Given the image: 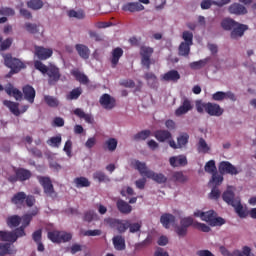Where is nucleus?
I'll return each instance as SVG.
<instances>
[{"mask_svg":"<svg viewBox=\"0 0 256 256\" xmlns=\"http://www.w3.org/2000/svg\"><path fill=\"white\" fill-rule=\"evenodd\" d=\"M189 227H194V229H198L202 233H209L211 231V228L207 224L195 222L191 216L180 219V224L174 226V231L178 237H187Z\"/></svg>","mask_w":256,"mask_h":256,"instance_id":"obj_1","label":"nucleus"},{"mask_svg":"<svg viewBox=\"0 0 256 256\" xmlns=\"http://www.w3.org/2000/svg\"><path fill=\"white\" fill-rule=\"evenodd\" d=\"M131 165L139 171L140 175L147 177L148 179H152V181H155V183H158L159 185H163V183L167 182V176H165V174L149 170L145 162L134 160Z\"/></svg>","mask_w":256,"mask_h":256,"instance_id":"obj_2","label":"nucleus"},{"mask_svg":"<svg viewBox=\"0 0 256 256\" xmlns=\"http://www.w3.org/2000/svg\"><path fill=\"white\" fill-rule=\"evenodd\" d=\"M3 59L5 67L10 69L8 74H6L7 79H10V77H13V75H17V73H21L22 69H27V65H25L23 61L13 57V55L10 53L4 54Z\"/></svg>","mask_w":256,"mask_h":256,"instance_id":"obj_3","label":"nucleus"},{"mask_svg":"<svg viewBox=\"0 0 256 256\" xmlns=\"http://www.w3.org/2000/svg\"><path fill=\"white\" fill-rule=\"evenodd\" d=\"M223 201L228 205L234 207L237 215L241 218L246 217L245 210L243 209V204H241V199L239 197L235 198V193L231 190H227L222 195Z\"/></svg>","mask_w":256,"mask_h":256,"instance_id":"obj_4","label":"nucleus"},{"mask_svg":"<svg viewBox=\"0 0 256 256\" xmlns=\"http://www.w3.org/2000/svg\"><path fill=\"white\" fill-rule=\"evenodd\" d=\"M14 173L15 175L8 177L9 183H17V181L23 183L24 181H29L33 175L30 170L25 168H16L14 169Z\"/></svg>","mask_w":256,"mask_h":256,"instance_id":"obj_5","label":"nucleus"},{"mask_svg":"<svg viewBox=\"0 0 256 256\" xmlns=\"http://www.w3.org/2000/svg\"><path fill=\"white\" fill-rule=\"evenodd\" d=\"M37 180L43 187L44 193L45 195H47V197H51L52 199H55L57 197V192H55V188L53 187V182L51 181V178L47 176H37Z\"/></svg>","mask_w":256,"mask_h":256,"instance_id":"obj_6","label":"nucleus"},{"mask_svg":"<svg viewBox=\"0 0 256 256\" xmlns=\"http://www.w3.org/2000/svg\"><path fill=\"white\" fill-rule=\"evenodd\" d=\"M155 50L153 47L142 45L140 47L141 64L146 67L147 70L151 69V57H153Z\"/></svg>","mask_w":256,"mask_h":256,"instance_id":"obj_7","label":"nucleus"},{"mask_svg":"<svg viewBox=\"0 0 256 256\" xmlns=\"http://www.w3.org/2000/svg\"><path fill=\"white\" fill-rule=\"evenodd\" d=\"M104 223L112 229H117L118 233H125L129 229V220H119L115 218H105Z\"/></svg>","mask_w":256,"mask_h":256,"instance_id":"obj_8","label":"nucleus"},{"mask_svg":"<svg viewBox=\"0 0 256 256\" xmlns=\"http://www.w3.org/2000/svg\"><path fill=\"white\" fill-rule=\"evenodd\" d=\"M99 103L106 111H111L117 106V100L115 97L107 93L101 95Z\"/></svg>","mask_w":256,"mask_h":256,"instance_id":"obj_9","label":"nucleus"},{"mask_svg":"<svg viewBox=\"0 0 256 256\" xmlns=\"http://www.w3.org/2000/svg\"><path fill=\"white\" fill-rule=\"evenodd\" d=\"M218 169L221 175H225V173L227 175H239V173H241V169H237V167L229 161L220 162Z\"/></svg>","mask_w":256,"mask_h":256,"instance_id":"obj_10","label":"nucleus"},{"mask_svg":"<svg viewBox=\"0 0 256 256\" xmlns=\"http://www.w3.org/2000/svg\"><path fill=\"white\" fill-rule=\"evenodd\" d=\"M19 237H24L21 232L17 230L14 231H0L1 241H6L8 243H15Z\"/></svg>","mask_w":256,"mask_h":256,"instance_id":"obj_11","label":"nucleus"},{"mask_svg":"<svg viewBox=\"0 0 256 256\" xmlns=\"http://www.w3.org/2000/svg\"><path fill=\"white\" fill-rule=\"evenodd\" d=\"M46 74L48 75L49 85H56L59 79H61V72L57 66H50Z\"/></svg>","mask_w":256,"mask_h":256,"instance_id":"obj_12","label":"nucleus"},{"mask_svg":"<svg viewBox=\"0 0 256 256\" xmlns=\"http://www.w3.org/2000/svg\"><path fill=\"white\" fill-rule=\"evenodd\" d=\"M224 112L225 110L217 103L208 102L206 105V113L210 115V117H221Z\"/></svg>","mask_w":256,"mask_h":256,"instance_id":"obj_13","label":"nucleus"},{"mask_svg":"<svg viewBox=\"0 0 256 256\" xmlns=\"http://www.w3.org/2000/svg\"><path fill=\"white\" fill-rule=\"evenodd\" d=\"M122 11L128 13H139L145 11V6L139 2H127L122 5Z\"/></svg>","mask_w":256,"mask_h":256,"instance_id":"obj_14","label":"nucleus"},{"mask_svg":"<svg viewBox=\"0 0 256 256\" xmlns=\"http://www.w3.org/2000/svg\"><path fill=\"white\" fill-rule=\"evenodd\" d=\"M35 55L38 57V59H40V61H47V59L53 56V49L45 48L43 46H36Z\"/></svg>","mask_w":256,"mask_h":256,"instance_id":"obj_15","label":"nucleus"},{"mask_svg":"<svg viewBox=\"0 0 256 256\" xmlns=\"http://www.w3.org/2000/svg\"><path fill=\"white\" fill-rule=\"evenodd\" d=\"M194 217H200L202 221H206V223H209V225H211L215 217H217V213H215V211L213 210H209L207 212L197 210L196 212H194Z\"/></svg>","mask_w":256,"mask_h":256,"instance_id":"obj_16","label":"nucleus"},{"mask_svg":"<svg viewBox=\"0 0 256 256\" xmlns=\"http://www.w3.org/2000/svg\"><path fill=\"white\" fill-rule=\"evenodd\" d=\"M35 215H37V211H33L30 214H25L22 217V225L20 227L17 228V231L20 232V235H23L25 237V235H27L25 233V229H27V227H29L31 221L33 220V217H35Z\"/></svg>","mask_w":256,"mask_h":256,"instance_id":"obj_17","label":"nucleus"},{"mask_svg":"<svg viewBox=\"0 0 256 256\" xmlns=\"http://www.w3.org/2000/svg\"><path fill=\"white\" fill-rule=\"evenodd\" d=\"M25 199H27V194L25 192H17L11 198V203L17 207V209H23L25 207Z\"/></svg>","mask_w":256,"mask_h":256,"instance_id":"obj_18","label":"nucleus"},{"mask_svg":"<svg viewBox=\"0 0 256 256\" xmlns=\"http://www.w3.org/2000/svg\"><path fill=\"white\" fill-rule=\"evenodd\" d=\"M193 109V104H191V100L185 98L182 104L176 109L175 115L177 117H181V115H185L189 113Z\"/></svg>","mask_w":256,"mask_h":256,"instance_id":"obj_19","label":"nucleus"},{"mask_svg":"<svg viewBox=\"0 0 256 256\" xmlns=\"http://www.w3.org/2000/svg\"><path fill=\"white\" fill-rule=\"evenodd\" d=\"M169 163L171 167H185L189 163L187 161V156L185 155H178V156H172L169 158Z\"/></svg>","mask_w":256,"mask_h":256,"instance_id":"obj_20","label":"nucleus"},{"mask_svg":"<svg viewBox=\"0 0 256 256\" xmlns=\"http://www.w3.org/2000/svg\"><path fill=\"white\" fill-rule=\"evenodd\" d=\"M22 92H23V95H24V99L26 101H28V103H31V104L35 103L36 92H35V88H33V86L25 85L22 88Z\"/></svg>","mask_w":256,"mask_h":256,"instance_id":"obj_21","label":"nucleus"},{"mask_svg":"<svg viewBox=\"0 0 256 256\" xmlns=\"http://www.w3.org/2000/svg\"><path fill=\"white\" fill-rule=\"evenodd\" d=\"M228 11L231 15H247V8L239 3H233Z\"/></svg>","mask_w":256,"mask_h":256,"instance_id":"obj_22","label":"nucleus"},{"mask_svg":"<svg viewBox=\"0 0 256 256\" xmlns=\"http://www.w3.org/2000/svg\"><path fill=\"white\" fill-rule=\"evenodd\" d=\"M175 216L173 214L165 213L160 217V223H162L165 229H169L171 225H175Z\"/></svg>","mask_w":256,"mask_h":256,"instance_id":"obj_23","label":"nucleus"},{"mask_svg":"<svg viewBox=\"0 0 256 256\" xmlns=\"http://www.w3.org/2000/svg\"><path fill=\"white\" fill-rule=\"evenodd\" d=\"M116 207L119 212H121L123 215H129L131 211H133V207L129 205L125 200L119 199L116 202Z\"/></svg>","mask_w":256,"mask_h":256,"instance_id":"obj_24","label":"nucleus"},{"mask_svg":"<svg viewBox=\"0 0 256 256\" xmlns=\"http://www.w3.org/2000/svg\"><path fill=\"white\" fill-rule=\"evenodd\" d=\"M154 137L160 143H165V141H169V139H171L173 135H171V132H169L168 130H156L154 132Z\"/></svg>","mask_w":256,"mask_h":256,"instance_id":"obj_25","label":"nucleus"},{"mask_svg":"<svg viewBox=\"0 0 256 256\" xmlns=\"http://www.w3.org/2000/svg\"><path fill=\"white\" fill-rule=\"evenodd\" d=\"M122 57H123V49L122 48L117 47L112 50V57H111L110 61H111V65H112L113 69H115L117 67V65L119 64V59H121Z\"/></svg>","mask_w":256,"mask_h":256,"instance_id":"obj_26","label":"nucleus"},{"mask_svg":"<svg viewBox=\"0 0 256 256\" xmlns=\"http://www.w3.org/2000/svg\"><path fill=\"white\" fill-rule=\"evenodd\" d=\"M112 243L116 251H125L127 247L125 244V238L121 235L114 236L112 239Z\"/></svg>","mask_w":256,"mask_h":256,"instance_id":"obj_27","label":"nucleus"},{"mask_svg":"<svg viewBox=\"0 0 256 256\" xmlns=\"http://www.w3.org/2000/svg\"><path fill=\"white\" fill-rule=\"evenodd\" d=\"M5 91L7 95H9L10 97H14L16 101H21V99H23V92L13 87V85L11 84H9V86L5 88Z\"/></svg>","mask_w":256,"mask_h":256,"instance_id":"obj_28","label":"nucleus"},{"mask_svg":"<svg viewBox=\"0 0 256 256\" xmlns=\"http://www.w3.org/2000/svg\"><path fill=\"white\" fill-rule=\"evenodd\" d=\"M3 105L8 107L9 111L12 113V115H15V117H19V115H21V110H19V103L13 102L11 100H4Z\"/></svg>","mask_w":256,"mask_h":256,"instance_id":"obj_29","label":"nucleus"},{"mask_svg":"<svg viewBox=\"0 0 256 256\" xmlns=\"http://www.w3.org/2000/svg\"><path fill=\"white\" fill-rule=\"evenodd\" d=\"M181 79V74L177 70H170L162 76V81H172L177 83Z\"/></svg>","mask_w":256,"mask_h":256,"instance_id":"obj_30","label":"nucleus"},{"mask_svg":"<svg viewBox=\"0 0 256 256\" xmlns=\"http://www.w3.org/2000/svg\"><path fill=\"white\" fill-rule=\"evenodd\" d=\"M66 14L70 19H78V21H81L86 17L85 10L83 9H70L66 12Z\"/></svg>","mask_w":256,"mask_h":256,"instance_id":"obj_31","label":"nucleus"},{"mask_svg":"<svg viewBox=\"0 0 256 256\" xmlns=\"http://www.w3.org/2000/svg\"><path fill=\"white\" fill-rule=\"evenodd\" d=\"M71 75L75 77L76 81L82 85H87L89 83V77L81 72L79 69H74L71 71Z\"/></svg>","mask_w":256,"mask_h":256,"instance_id":"obj_32","label":"nucleus"},{"mask_svg":"<svg viewBox=\"0 0 256 256\" xmlns=\"http://www.w3.org/2000/svg\"><path fill=\"white\" fill-rule=\"evenodd\" d=\"M74 115H76V117H79V119H84V121L86 123L93 125V122H94L93 116L91 114L85 113V111H83V109L76 108L74 110Z\"/></svg>","mask_w":256,"mask_h":256,"instance_id":"obj_33","label":"nucleus"},{"mask_svg":"<svg viewBox=\"0 0 256 256\" xmlns=\"http://www.w3.org/2000/svg\"><path fill=\"white\" fill-rule=\"evenodd\" d=\"M75 49L81 59H89V55H91V50H89V47L84 44H76Z\"/></svg>","mask_w":256,"mask_h":256,"instance_id":"obj_34","label":"nucleus"},{"mask_svg":"<svg viewBox=\"0 0 256 256\" xmlns=\"http://www.w3.org/2000/svg\"><path fill=\"white\" fill-rule=\"evenodd\" d=\"M17 250L11 249V243H0V256L15 255Z\"/></svg>","mask_w":256,"mask_h":256,"instance_id":"obj_35","label":"nucleus"},{"mask_svg":"<svg viewBox=\"0 0 256 256\" xmlns=\"http://www.w3.org/2000/svg\"><path fill=\"white\" fill-rule=\"evenodd\" d=\"M81 95H83V89L81 87H77V88H74L73 90H71L66 95V99H67V101H77V99H79V97H81Z\"/></svg>","mask_w":256,"mask_h":256,"instance_id":"obj_36","label":"nucleus"},{"mask_svg":"<svg viewBox=\"0 0 256 256\" xmlns=\"http://www.w3.org/2000/svg\"><path fill=\"white\" fill-rule=\"evenodd\" d=\"M209 61H211V58L209 57L199 61H194L189 64V67L190 69L197 71L199 69H203V67H205L209 63Z\"/></svg>","mask_w":256,"mask_h":256,"instance_id":"obj_37","label":"nucleus"},{"mask_svg":"<svg viewBox=\"0 0 256 256\" xmlns=\"http://www.w3.org/2000/svg\"><path fill=\"white\" fill-rule=\"evenodd\" d=\"M197 151L198 153H203L205 155L211 151V147H209L205 139L200 138L197 144Z\"/></svg>","mask_w":256,"mask_h":256,"instance_id":"obj_38","label":"nucleus"},{"mask_svg":"<svg viewBox=\"0 0 256 256\" xmlns=\"http://www.w3.org/2000/svg\"><path fill=\"white\" fill-rule=\"evenodd\" d=\"M177 143L180 149L187 147V144L189 143V134L187 132L180 133L177 137Z\"/></svg>","mask_w":256,"mask_h":256,"instance_id":"obj_39","label":"nucleus"},{"mask_svg":"<svg viewBox=\"0 0 256 256\" xmlns=\"http://www.w3.org/2000/svg\"><path fill=\"white\" fill-rule=\"evenodd\" d=\"M26 5L32 11H39V9H43L45 3H43V0H29Z\"/></svg>","mask_w":256,"mask_h":256,"instance_id":"obj_40","label":"nucleus"},{"mask_svg":"<svg viewBox=\"0 0 256 256\" xmlns=\"http://www.w3.org/2000/svg\"><path fill=\"white\" fill-rule=\"evenodd\" d=\"M44 102L46 103V105H48V107H52L53 109L57 108L60 104L59 99L51 95H45Z\"/></svg>","mask_w":256,"mask_h":256,"instance_id":"obj_41","label":"nucleus"},{"mask_svg":"<svg viewBox=\"0 0 256 256\" xmlns=\"http://www.w3.org/2000/svg\"><path fill=\"white\" fill-rule=\"evenodd\" d=\"M74 183L77 189H81L83 187H91V182L89 181V179L83 176L75 178Z\"/></svg>","mask_w":256,"mask_h":256,"instance_id":"obj_42","label":"nucleus"},{"mask_svg":"<svg viewBox=\"0 0 256 256\" xmlns=\"http://www.w3.org/2000/svg\"><path fill=\"white\" fill-rule=\"evenodd\" d=\"M221 27L224 28L225 31H231V29H235L237 27V22L235 20L226 18L222 20Z\"/></svg>","mask_w":256,"mask_h":256,"instance_id":"obj_43","label":"nucleus"},{"mask_svg":"<svg viewBox=\"0 0 256 256\" xmlns=\"http://www.w3.org/2000/svg\"><path fill=\"white\" fill-rule=\"evenodd\" d=\"M6 223L10 228L19 227V225H21V216L19 215L9 216L6 220Z\"/></svg>","mask_w":256,"mask_h":256,"instance_id":"obj_44","label":"nucleus"},{"mask_svg":"<svg viewBox=\"0 0 256 256\" xmlns=\"http://www.w3.org/2000/svg\"><path fill=\"white\" fill-rule=\"evenodd\" d=\"M235 256H255L253 250L249 246H243L242 250L236 249L234 250Z\"/></svg>","mask_w":256,"mask_h":256,"instance_id":"obj_45","label":"nucleus"},{"mask_svg":"<svg viewBox=\"0 0 256 256\" xmlns=\"http://www.w3.org/2000/svg\"><path fill=\"white\" fill-rule=\"evenodd\" d=\"M144 79L147 81L148 85L154 89L157 87V76L153 72H147L144 75Z\"/></svg>","mask_w":256,"mask_h":256,"instance_id":"obj_46","label":"nucleus"},{"mask_svg":"<svg viewBox=\"0 0 256 256\" xmlns=\"http://www.w3.org/2000/svg\"><path fill=\"white\" fill-rule=\"evenodd\" d=\"M83 221L86 223H91V221H99V215L95 211L89 210L84 213Z\"/></svg>","mask_w":256,"mask_h":256,"instance_id":"obj_47","label":"nucleus"},{"mask_svg":"<svg viewBox=\"0 0 256 256\" xmlns=\"http://www.w3.org/2000/svg\"><path fill=\"white\" fill-rule=\"evenodd\" d=\"M178 51L181 57H189V53H191V45L182 42L178 48Z\"/></svg>","mask_w":256,"mask_h":256,"instance_id":"obj_48","label":"nucleus"},{"mask_svg":"<svg viewBox=\"0 0 256 256\" xmlns=\"http://www.w3.org/2000/svg\"><path fill=\"white\" fill-rule=\"evenodd\" d=\"M151 137V130H142L134 135V141H145Z\"/></svg>","mask_w":256,"mask_h":256,"instance_id":"obj_49","label":"nucleus"},{"mask_svg":"<svg viewBox=\"0 0 256 256\" xmlns=\"http://www.w3.org/2000/svg\"><path fill=\"white\" fill-rule=\"evenodd\" d=\"M61 231L53 230L48 232V239L52 241V243H61Z\"/></svg>","mask_w":256,"mask_h":256,"instance_id":"obj_50","label":"nucleus"},{"mask_svg":"<svg viewBox=\"0 0 256 256\" xmlns=\"http://www.w3.org/2000/svg\"><path fill=\"white\" fill-rule=\"evenodd\" d=\"M93 179L99 181V183H105V181H110L109 176L103 171H96L93 174Z\"/></svg>","mask_w":256,"mask_h":256,"instance_id":"obj_51","label":"nucleus"},{"mask_svg":"<svg viewBox=\"0 0 256 256\" xmlns=\"http://www.w3.org/2000/svg\"><path fill=\"white\" fill-rule=\"evenodd\" d=\"M61 141H62L61 135H58V136H54V137H51L50 139H48L47 144L50 147L59 148V147H61Z\"/></svg>","mask_w":256,"mask_h":256,"instance_id":"obj_52","label":"nucleus"},{"mask_svg":"<svg viewBox=\"0 0 256 256\" xmlns=\"http://www.w3.org/2000/svg\"><path fill=\"white\" fill-rule=\"evenodd\" d=\"M204 170L206 173H210L213 175V173H217V166L215 165V160H209L204 167Z\"/></svg>","mask_w":256,"mask_h":256,"instance_id":"obj_53","label":"nucleus"},{"mask_svg":"<svg viewBox=\"0 0 256 256\" xmlns=\"http://www.w3.org/2000/svg\"><path fill=\"white\" fill-rule=\"evenodd\" d=\"M34 67L37 69V71H40V73H43L44 75L47 73V71H49V67H47L45 64H43V62L39 60L34 62Z\"/></svg>","mask_w":256,"mask_h":256,"instance_id":"obj_54","label":"nucleus"},{"mask_svg":"<svg viewBox=\"0 0 256 256\" xmlns=\"http://www.w3.org/2000/svg\"><path fill=\"white\" fill-rule=\"evenodd\" d=\"M41 26L37 25V24H33V23H26L25 24V29L28 33H39V28Z\"/></svg>","mask_w":256,"mask_h":256,"instance_id":"obj_55","label":"nucleus"},{"mask_svg":"<svg viewBox=\"0 0 256 256\" xmlns=\"http://www.w3.org/2000/svg\"><path fill=\"white\" fill-rule=\"evenodd\" d=\"M105 145H106L108 151L113 152V151H115V149H117V139L110 138L106 141Z\"/></svg>","mask_w":256,"mask_h":256,"instance_id":"obj_56","label":"nucleus"},{"mask_svg":"<svg viewBox=\"0 0 256 256\" xmlns=\"http://www.w3.org/2000/svg\"><path fill=\"white\" fill-rule=\"evenodd\" d=\"M102 231L99 229H95V230H86L83 232V236L84 237H99L100 235H102Z\"/></svg>","mask_w":256,"mask_h":256,"instance_id":"obj_57","label":"nucleus"},{"mask_svg":"<svg viewBox=\"0 0 256 256\" xmlns=\"http://www.w3.org/2000/svg\"><path fill=\"white\" fill-rule=\"evenodd\" d=\"M0 15H4L6 17H13V15H15V10L10 7H2L0 8Z\"/></svg>","mask_w":256,"mask_h":256,"instance_id":"obj_58","label":"nucleus"},{"mask_svg":"<svg viewBox=\"0 0 256 256\" xmlns=\"http://www.w3.org/2000/svg\"><path fill=\"white\" fill-rule=\"evenodd\" d=\"M210 183H214L215 185H221L223 183V176L219 175V173H217V172H214L212 174Z\"/></svg>","mask_w":256,"mask_h":256,"instance_id":"obj_59","label":"nucleus"},{"mask_svg":"<svg viewBox=\"0 0 256 256\" xmlns=\"http://www.w3.org/2000/svg\"><path fill=\"white\" fill-rule=\"evenodd\" d=\"M11 45H13V39L7 38L6 40L1 42L0 51H7V49H9Z\"/></svg>","mask_w":256,"mask_h":256,"instance_id":"obj_60","label":"nucleus"},{"mask_svg":"<svg viewBox=\"0 0 256 256\" xmlns=\"http://www.w3.org/2000/svg\"><path fill=\"white\" fill-rule=\"evenodd\" d=\"M73 239L71 233L60 231V243H67Z\"/></svg>","mask_w":256,"mask_h":256,"instance_id":"obj_61","label":"nucleus"},{"mask_svg":"<svg viewBox=\"0 0 256 256\" xmlns=\"http://www.w3.org/2000/svg\"><path fill=\"white\" fill-rule=\"evenodd\" d=\"M249 29V26L245 24H239L236 22V26L234 27L233 33H245Z\"/></svg>","mask_w":256,"mask_h":256,"instance_id":"obj_62","label":"nucleus"},{"mask_svg":"<svg viewBox=\"0 0 256 256\" xmlns=\"http://www.w3.org/2000/svg\"><path fill=\"white\" fill-rule=\"evenodd\" d=\"M196 110L198 113H205L207 111V103L201 100L196 101Z\"/></svg>","mask_w":256,"mask_h":256,"instance_id":"obj_63","label":"nucleus"},{"mask_svg":"<svg viewBox=\"0 0 256 256\" xmlns=\"http://www.w3.org/2000/svg\"><path fill=\"white\" fill-rule=\"evenodd\" d=\"M213 101H223L225 100V92L218 91L212 95Z\"/></svg>","mask_w":256,"mask_h":256,"instance_id":"obj_64","label":"nucleus"}]
</instances>
